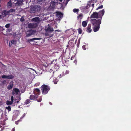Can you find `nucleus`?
Masks as SVG:
<instances>
[{"label":"nucleus","mask_w":131,"mask_h":131,"mask_svg":"<svg viewBox=\"0 0 131 131\" xmlns=\"http://www.w3.org/2000/svg\"><path fill=\"white\" fill-rule=\"evenodd\" d=\"M103 5H101L100 6H99L98 7H97L96 9V10H97L99 9H102L103 8Z\"/></svg>","instance_id":"obj_34"},{"label":"nucleus","mask_w":131,"mask_h":131,"mask_svg":"<svg viewBox=\"0 0 131 131\" xmlns=\"http://www.w3.org/2000/svg\"><path fill=\"white\" fill-rule=\"evenodd\" d=\"M83 14L82 13L78 15L77 17L78 19V20L79 19H80V20L81 19L83 18Z\"/></svg>","instance_id":"obj_20"},{"label":"nucleus","mask_w":131,"mask_h":131,"mask_svg":"<svg viewBox=\"0 0 131 131\" xmlns=\"http://www.w3.org/2000/svg\"><path fill=\"white\" fill-rule=\"evenodd\" d=\"M64 72H63V73H64ZM64 74H63V75H62L61 74H60L59 76V78H61L63 76H64Z\"/></svg>","instance_id":"obj_42"},{"label":"nucleus","mask_w":131,"mask_h":131,"mask_svg":"<svg viewBox=\"0 0 131 131\" xmlns=\"http://www.w3.org/2000/svg\"><path fill=\"white\" fill-rule=\"evenodd\" d=\"M56 31H57L58 32H60V31L59 30H56Z\"/></svg>","instance_id":"obj_48"},{"label":"nucleus","mask_w":131,"mask_h":131,"mask_svg":"<svg viewBox=\"0 0 131 131\" xmlns=\"http://www.w3.org/2000/svg\"><path fill=\"white\" fill-rule=\"evenodd\" d=\"M91 1H92V0H91Z\"/></svg>","instance_id":"obj_58"},{"label":"nucleus","mask_w":131,"mask_h":131,"mask_svg":"<svg viewBox=\"0 0 131 131\" xmlns=\"http://www.w3.org/2000/svg\"><path fill=\"white\" fill-rule=\"evenodd\" d=\"M40 19V18L37 17L33 18L32 19V21L38 22L39 21Z\"/></svg>","instance_id":"obj_17"},{"label":"nucleus","mask_w":131,"mask_h":131,"mask_svg":"<svg viewBox=\"0 0 131 131\" xmlns=\"http://www.w3.org/2000/svg\"><path fill=\"white\" fill-rule=\"evenodd\" d=\"M20 92V90L18 89L15 88L13 89L12 93L13 95L15 94L18 95Z\"/></svg>","instance_id":"obj_10"},{"label":"nucleus","mask_w":131,"mask_h":131,"mask_svg":"<svg viewBox=\"0 0 131 131\" xmlns=\"http://www.w3.org/2000/svg\"><path fill=\"white\" fill-rule=\"evenodd\" d=\"M6 104L8 105H11L13 104V102H11V101H10L8 100H7L6 101Z\"/></svg>","instance_id":"obj_22"},{"label":"nucleus","mask_w":131,"mask_h":131,"mask_svg":"<svg viewBox=\"0 0 131 131\" xmlns=\"http://www.w3.org/2000/svg\"><path fill=\"white\" fill-rule=\"evenodd\" d=\"M93 26H100L101 23V19H91L90 20Z\"/></svg>","instance_id":"obj_2"},{"label":"nucleus","mask_w":131,"mask_h":131,"mask_svg":"<svg viewBox=\"0 0 131 131\" xmlns=\"http://www.w3.org/2000/svg\"><path fill=\"white\" fill-rule=\"evenodd\" d=\"M21 99L20 98V96L19 97V99L18 100H19V101H20V100Z\"/></svg>","instance_id":"obj_47"},{"label":"nucleus","mask_w":131,"mask_h":131,"mask_svg":"<svg viewBox=\"0 0 131 131\" xmlns=\"http://www.w3.org/2000/svg\"><path fill=\"white\" fill-rule=\"evenodd\" d=\"M41 39V38H33L27 40V41L30 42H31L33 41L34 40H39Z\"/></svg>","instance_id":"obj_16"},{"label":"nucleus","mask_w":131,"mask_h":131,"mask_svg":"<svg viewBox=\"0 0 131 131\" xmlns=\"http://www.w3.org/2000/svg\"><path fill=\"white\" fill-rule=\"evenodd\" d=\"M53 31V28H51L50 27H48L46 30V34H48L49 32L52 33Z\"/></svg>","instance_id":"obj_13"},{"label":"nucleus","mask_w":131,"mask_h":131,"mask_svg":"<svg viewBox=\"0 0 131 131\" xmlns=\"http://www.w3.org/2000/svg\"><path fill=\"white\" fill-rule=\"evenodd\" d=\"M35 42H36L35 41H34Z\"/></svg>","instance_id":"obj_57"},{"label":"nucleus","mask_w":131,"mask_h":131,"mask_svg":"<svg viewBox=\"0 0 131 131\" xmlns=\"http://www.w3.org/2000/svg\"><path fill=\"white\" fill-rule=\"evenodd\" d=\"M41 9L40 6H39L36 5L32 9L33 12L35 13L36 11L39 12Z\"/></svg>","instance_id":"obj_5"},{"label":"nucleus","mask_w":131,"mask_h":131,"mask_svg":"<svg viewBox=\"0 0 131 131\" xmlns=\"http://www.w3.org/2000/svg\"><path fill=\"white\" fill-rule=\"evenodd\" d=\"M35 33L34 31L31 29L27 31L26 33V36L28 37L33 35Z\"/></svg>","instance_id":"obj_4"},{"label":"nucleus","mask_w":131,"mask_h":131,"mask_svg":"<svg viewBox=\"0 0 131 131\" xmlns=\"http://www.w3.org/2000/svg\"><path fill=\"white\" fill-rule=\"evenodd\" d=\"M13 82L11 81L9 83V85H8L7 87V89L10 90L12 89L13 86Z\"/></svg>","instance_id":"obj_15"},{"label":"nucleus","mask_w":131,"mask_h":131,"mask_svg":"<svg viewBox=\"0 0 131 131\" xmlns=\"http://www.w3.org/2000/svg\"><path fill=\"white\" fill-rule=\"evenodd\" d=\"M38 26L37 23H30L28 25V27L30 28H36Z\"/></svg>","instance_id":"obj_6"},{"label":"nucleus","mask_w":131,"mask_h":131,"mask_svg":"<svg viewBox=\"0 0 131 131\" xmlns=\"http://www.w3.org/2000/svg\"><path fill=\"white\" fill-rule=\"evenodd\" d=\"M10 24H6L5 26V27L6 28H8L10 26Z\"/></svg>","instance_id":"obj_35"},{"label":"nucleus","mask_w":131,"mask_h":131,"mask_svg":"<svg viewBox=\"0 0 131 131\" xmlns=\"http://www.w3.org/2000/svg\"><path fill=\"white\" fill-rule=\"evenodd\" d=\"M79 10L78 9L74 8L73 9V11L74 13H76L78 12Z\"/></svg>","instance_id":"obj_32"},{"label":"nucleus","mask_w":131,"mask_h":131,"mask_svg":"<svg viewBox=\"0 0 131 131\" xmlns=\"http://www.w3.org/2000/svg\"><path fill=\"white\" fill-rule=\"evenodd\" d=\"M22 0H20L19 1H17L16 2V4H17V5L19 6L21 5L22 3Z\"/></svg>","instance_id":"obj_21"},{"label":"nucleus","mask_w":131,"mask_h":131,"mask_svg":"<svg viewBox=\"0 0 131 131\" xmlns=\"http://www.w3.org/2000/svg\"><path fill=\"white\" fill-rule=\"evenodd\" d=\"M15 129L14 128H13L12 129L11 131H15Z\"/></svg>","instance_id":"obj_44"},{"label":"nucleus","mask_w":131,"mask_h":131,"mask_svg":"<svg viewBox=\"0 0 131 131\" xmlns=\"http://www.w3.org/2000/svg\"><path fill=\"white\" fill-rule=\"evenodd\" d=\"M2 15H0V19L2 18Z\"/></svg>","instance_id":"obj_50"},{"label":"nucleus","mask_w":131,"mask_h":131,"mask_svg":"<svg viewBox=\"0 0 131 131\" xmlns=\"http://www.w3.org/2000/svg\"><path fill=\"white\" fill-rule=\"evenodd\" d=\"M105 11L104 9H102V10L100 11L98 13L99 14V18L102 19V17L104 14Z\"/></svg>","instance_id":"obj_9"},{"label":"nucleus","mask_w":131,"mask_h":131,"mask_svg":"<svg viewBox=\"0 0 131 131\" xmlns=\"http://www.w3.org/2000/svg\"><path fill=\"white\" fill-rule=\"evenodd\" d=\"M42 93L43 94H47L48 91L50 90V87L47 85L43 84L42 85L41 87Z\"/></svg>","instance_id":"obj_1"},{"label":"nucleus","mask_w":131,"mask_h":131,"mask_svg":"<svg viewBox=\"0 0 131 131\" xmlns=\"http://www.w3.org/2000/svg\"><path fill=\"white\" fill-rule=\"evenodd\" d=\"M72 45H73V46L74 45V43H73V44Z\"/></svg>","instance_id":"obj_52"},{"label":"nucleus","mask_w":131,"mask_h":131,"mask_svg":"<svg viewBox=\"0 0 131 131\" xmlns=\"http://www.w3.org/2000/svg\"><path fill=\"white\" fill-rule=\"evenodd\" d=\"M38 96L36 95H31L30 96L29 98L31 100H37L38 102H40L42 100V96H40L39 99H37L38 97Z\"/></svg>","instance_id":"obj_3"},{"label":"nucleus","mask_w":131,"mask_h":131,"mask_svg":"<svg viewBox=\"0 0 131 131\" xmlns=\"http://www.w3.org/2000/svg\"><path fill=\"white\" fill-rule=\"evenodd\" d=\"M49 32L48 33V34H46V31L45 35L47 36H49L48 37V38H50L53 36V35L51 34L52 33L50 32Z\"/></svg>","instance_id":"obj_19"},{"label":"nucleus","mask_w":131,"mask_h":131,"mask_svg":"<svg viewBox=\"0 0 131 131\" xmlns=\"http://www.w3.org/2000/svg\"><path fill=\"white\" fill-rule=\"evenodd\" d=\"M49 104H50V105H52V103L51 102H49Z\"/></svg>","instance_id":"obj_45"},{"label":"nucleus","mask_w":131,"mask_h":131,"mask_svg":"<svg viewBox=\"0 0 131 131\" xmlns=\"http://www.w3.org/2000/svg\"><path fill=\"white\" fill-rule=\"evenodd\" d=\"M16 43V41L15 40H12L9 42V47H11L12 45L13 44H15Z\"/></svg>","instance_id":"obj_18"},{"label":"nucleus","mask_w":131,"mask_h":131,"mask_svg":"<svg viewBox=\"0 0 131 131\" xmlns=\"http://www.w3.org/2000/svg\"><path fill=\"white\" fill-rule=\"evenodd\" d=\"M90 18H96V19L99 18L98 13L96 12H93V14L91 15Z\"/></svg>","instance_id":"obj_7"},{"label":"nucleus","mask_w":131,"mask_h":131,"mask_svg":"<svg viewBox=\"0 0 131 131\" xmlns=\"http://www.w3.org/2000/svg\"><path fill=\"white\" fill-rule=\"evenodd\" d=\"M91 24H89L86 27L87 30H86V31L88 33H90L92 31V30L91 28Z\"/></svg>","instance_id":"obj_14"},{"label":"nucleus","mask_w":131,"mask_h":131,"mask_svg":"<svg viewBox=\"0 0 131 131\" xmlns=\"http://www.w3.org/2000/svg\"><path fill=\"white\" fill-rule=\"evenodd\" d=\"M6 108L8 110V111H10L11 110V108L10 106H8L6 107Z\"/></svg>","instance_id":"obj_33"},{"label":"nucleus","mask_w":131,"mask_h":131,"mask_svg":"<svg viewBox=\"0 0 131 131\" xmlns=\"http://www.w3.org/2000/svg\"><path fill=\"white\" fill-rule=\"evenodd\" d=\"M62 0H59V1H60L61 2H62Z\"/></svg>","instance_id":"obj_51"},{"label":"nucleus","mask_w":131,"mask_h":131,"mask_svg":"<svg viewBox=\"0 0 131 131\" xmlns=\"http://www.w3.org/2000/svg\"><path fill=\"white\" fill-rule=\"evenodd\" d=\"M7 79H13L14 78V76L13 75H7Z\"/></svg>","instance_id":"obj_27"},{"label":"nucleus","mask_w":131,"mask_h":131,"mask_svg":"<svg viewBox=\"0 0 131 131\" xmlns=\"http://www.w3.org/2000/svg\"><path fill=\"white\" fill-rule=\"evenodd\" d=\"M71 60H72V58H71Z\"/></svg>","instance_id":"obj_53"},{"label":"nucleus","mask_w":131,"mask_h":131,"mask_svg":"<svg viewBox=\"0 0 131 131\" xmlns=\"http://www.w3.org/2000/svg\"><path fill=\"white\" fill-rule=\"evenodd\" d=\"M68 1H69V0H67Z\"/></svg>","instance_id":"obj_55"},{"label":"nucleus","mask_w":131,"mask_h":131,"mask_svg":"<svg viewBox=\"0 0 131 131\" xmlns=\"http://www.w3.org/2000/svg\"><path fill=\"white\" fill-rule=\"evenodd\" d=\"M29 69H31V68H30Z\"/></svg>","instance_id":"obj_54"},{"label":"nucleus","mask_w":131,"mask_h":131,"mask_svg":"<svg viewBox=\"0 0 131 131\" xmlns=\"http://www.w3.org/2000/svg\"><path fill=\"white\" fill-rule=\"evenodd\" d=\"M39 84H35V85L36 86H38L39 85Z\"/></svg>","instance_id":"obj_46"},{"label":"nucleus","mask_w":131,"mask_h":131,"mask_svg":"<svg viewBox=\"0 0 131 131\" xmlns=\"http://www.w3.org/2000/svg\"><path fill=\"white\" fill-rule=\"evenodd\" d=\"M69 72V71L68 70H66L65 72V74H68Z\"/></svg>","instance_id":"obj_41"},{"label":"nucleus","mask_w":131,"mask_h":131,"mask_svg":"<svg viewBox=\"0 0 131 131\" xmlns=\"http://www.w3.org/2000/svg\"><path fill=\"white\" fill-rule=\"evenodd\" d=\"M15 12V9H11L9 10L8 11V14L10 12H11L12 13Z\"/></svg>","instance_id":"obj_28"},{"label":"nucleus","mask_w":131,"mask_h":131,"mask_svg":"<svg viewBox=\"0 0 131 131\" xmlns=\"http://www.w3.org/2000/svg\"><path fill=\"white\" fill-rule=\"evenodd\" d=\"M82 25L83 27H86L87 25V22L85 21H83L82 22Z\"/></svg>","instance_id":"obj_25"},{"label":"nucleus","mask_w":131,"mask_h":131,"mask_svg":"<svg viewBox=\"0 0 131 131\" xmlns=\"http://www.w3.org/2000/svg\"><path fill=\"white\" fill-rule=\"evenodd\" d=\"M19 102V101H17L16 102V103H18Z\"/></svg>","instance_id":"obj_49"},{"label":"nucleus","mask_w":131,"mask_h":131,"mask_svg":"<svg viewBox=\"0 0 131 131\" xmlns=\"http://www.w3.org/2000/svg\"><path fill=\"white\" fill-rule=\"evenodd\" d=\"M58 14V15H60V16H62V14L61 12H59Z\"/></svg>","instance_id":"obj_40"},{"label":"nucleus","mask_w":131,"mask_h":131,"mask_svg":"<svg viewBox=\"0 0 131 131\" xmlns=\"http://www.w3.org/2000/svg\"><path fill=\"white\" fill-rule=\"evenodd\" d=\"M100 26H93L92 28L94 32L98 31L99 29Z\"/></svg>","instance_id":"obj_12"},{"label":"nucleus","mask_w":131,"mask_h":131,"mask_svg":"<svg viewBox=\"0 0 131 131\" xmlns=\"http://www.w3.org/2000/svg\"><path fill=\"white\" fill-rule=\"evenodd\" d=\"M11 101L13 102V100H14V97L13 96H12L11 97Z\"/></svg>","instance_id":"obj_38"},{"label":"nucleus","mask_w":131,"mask_h":131,"mask_svg":"<svg viewBox=\"0 0 131 131\" xmlns=\"http://www.w3.org/2000/svg\"><path fill=\"white\" fill-rule=\"evenodd\" d=\"M78 33L80 34H81L82 33V29L80 28H79L78 29Z\"/></svg>","instance_id":"obj_31"},{"label":"nucleus","mask_w":131,"mask_h":131,"mask_svg":"<svg viewBox=\"0 0 131 131\" xmlns=\"http://www.w3.org/2000/svg\"><path fill=\"white\" fill-rule=\"evenodd\" d=\"M33 93L34 95H38V96L40 93V91L39 89L35 88L34 90Z\"/></svg>","instance_id":"obj_8"},{"label":"nucleus","mask_w":131,"mask_h":131,"mask_svg":"<svg viewBox=\"0 0 131 131\" xmlns=\"http://www.w3.org/2000/svg\"><path fill=\"white\" fill-rule=\"evenodd\" d=\"M20 21H21V22H23V21H24L25 20V19H24V18L23 17H21L20 18Z\"/></svg>","instance_id":"obj_37"},{"label":"nucleus","mask_w":131,"mask_h":131,"mask_svg":"<svg viewBox=\"0 0 131 131\" xmlns=\"http://www.w3.org/2000/svg\"><path fill=\"white\" fill-rule=\"evenodd\" d=\"M7 6V7H11L12 6V4L10 0L8 2Z\"/></svg>","instance_id":"obj_23"},{"label":"nucleus","mask_w":131,"mask_h":131,"mask_svg":"<svg viewBox=\"0 0 131 131\" xmlns=\"http://www.w3.org/2000/svg\"><path fill=\"white\" fill-rule=\"evenodd\" d=\"M84 9H86L88 8V7L87 6H85L83 7Z\"/></svg>","instance_id":"obj_39"},{"label":"nucleus","mask_w":131,"mask_h":131,"mask_svg":"<svg viewBox=\"0 0 131 131\" xmlns=\"http://www.w3.org/2000/svg\"><path fill=\"white\" fill-rule=\"evenodd\" d=\"M16 1H17V0H16ZM18 0H17V1H18Z\"/></svg>","instance_id":"obj_59"},{"label":"nucleus","mask_w":131,"mask_h":131,"mask_svg":"<svg viewBox=\"0 0 131 131\" xmlns=\"http://www.w3.org/2000/svg\"><path fill=\"white\" fill-rule=\"evenodd\" d=\"M58 79H56L55 78V79H54L53 81V82H54V83L55 84H56L58 82Z\"/></svg>","instance_id":"obj_30"},{"label":"nucleus","mask_w":131,"mask_h":131,"mask_svg":"<svg viewBox=\"0 0 131 131\" xmlns=\"http://www.w3.org/2000/svg\"><path fill=\"white\" fill-rule=\"evenodd\" d=\"M51 70H50V71H51Z\"/></svg>","instance_id":"obj_56"},{"label":"nucleus","mask_w":131,"mask_h":131,"mask_svg":"<svg viewBox=\"0 0 131 131\" xmlns=\"http://www.w3.org/2000/svg\"><path fill=\"white\" fill-rule=\"evenodd\" d=\"M92 6L93 7L94 6V4H93L91 5H89V7H90V6Z\"/></svg>","instance_id":"obj_43"},{"label":"nucleus","mask_w":131,"mask_h":131,"mask_svg":"<svg viewBox=\"0 0 131 131\" xmlns=\"http://www.w3.org/2000/svg\"><path fill=\"white\" fill-rule=\"evenodd\" d=\"M7 75H3L2 76V78L3 79H7Z\"/></svg>","instance_id":"obj_36"},{"label":"nucleus","mask_w":131,"mask_h":131,"mask_svg":"<svg viewBox=\"0 0 131 131\" xmlns=\"http://www.w3.org/2000/svg\"><path fill=\"white\" fill-rule=\"evenodd\" d=\"M31 100L29 98V99H27L25 101V104H27L29 103L30 102Z\"/></svg>","instance_id":"obj_26"},{"label":"nucleus","mask_w":131,"mask_h":131,"mask_svg":"<svg viewBox=\"0 0 131 131\" xmlns=\"http://www.w3.org/2000/svg\"><path fill=\"white\" fill-rule=\"evenodd\" d=\"M1 14L2 16L4 17L7 15L8 14V11L4 10L2 11Z\"/></svg>","instance_id":"obj_11"},{"label":"nucleus","mask_w":131,"mask_h":131,"mask_svg":"<svg viewBox=\"0 0 131 131\" xmlns=\"http://www.w3.org/2000/svg\"><path fill=\"white\" fill-rule=\"evenodd\" d=\"M56 63V60H54L51 62V64H54V65H55Z\"/></svg>","instance_id":"obj_29"},{"label":"nucleus","mask_w":131,"mask_h":131,"mask_svg":"<svg viewBox=\"0 0 131 131\" xmlns=\"http://www.w3.org/2000/svg\"><path fill=\"white\" fill-rule=\"evenodd\" d=\"M54 73V72L53 71L51 72H49L48 73V75H49L50 78H51L53 76V74Z\"/></svg>","instance_id":"obj_24"}]
</instances>
